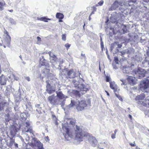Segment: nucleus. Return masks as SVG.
I'll return each instance as SVG.
<instances>
[{
  "label": "nucleus",
  "instance_id": "obj_31",
  "mask_svg": "<svg viewBox=\"0 0 149 149\" xmlns=\"http://www.w3.org/2000/svg\"><path fill=\"white\" fill-rule=\"evenodd\" d=\"M114 61L116 63L118 64V61H119L118 57H117V56L114 57Z\"/></svg>",
  "mask_w": 149,
  "mask_h": 149
},
{
  "label": "nucleus",
  "instance_id": "obj_17",
  "mask_svg": "<svg viewBox=\"0 0 149 149\" xmlns=\"http://www.w3.org/2000/svg\"><path fill=\"white\" fill-rule=\"evenodd\" d=\"M3 33H4V36H5L6 40L9 42H10L11 40V37L9 35L8 32L5 28H4Z\"/></svg>",
  "mask_w": 149,
  "mask_h": 149
},
{
  "label": "nucleus",
  "instance_id": "obj_55",
  "mask_svg": "<svg viewBox=\"0 0 149 149\" xmlns=\"http://www.w3.org/2000/svg\"><path fill=\"white\" fill-rule=\"evenodd\" d=\"M102 100H103V101H104V102H105V100H104L103 99V98L102 97Z\"/></svg>",
  "mask_w": 149,
  "mask_h": 149
},
{
  "label": "nucleus",
  "instance_id": "obj_18",
  "mask_svg": "<svg viewBox=\"0 0 149 149\" xmlns=\"http://www.w3.org/2000/svg\"><path fill=\"white\" fill-rule=\"evenodd\" d=\"M6 80L5 77L3 74L0 77V84L4 85L6 84Z\"/></svg>",
  "mask_w": 149,
  "mask_h": 149
},
{
  "label": "nucleus",
  "instance_id": "obj_63",
  "mask_svg": "<svg viewBox=\"0 0 149 149\" xmlns=\"http://www.w3.org/2000/svg\"><path fill=\"white\" fill-rule=\"evenodd\" d=\"M147 54L149 55V54H148V52H147Z\"/></svg>",
  "mask_w": 149,
  "mask_h": 149
},
{
  "label": "nucleus",
  "instance_id": "obj_28",
  "mask_svg": "<svg viewBox=\"0 0 149 149\" xmlns=\"http://www.w3.org/2000/svg\"><path fill=\"white\" fill-rule=\"evenodd\" d=\"M116 46H117V48H121L122 47V44H119V42H116Z\"/></svg>",
  "mask_w": 149,
  "mask_h": 149
},
{
  "label": "nucleus",
  "instance_id": "obj_44",
  "mask_svg": "<svg viewBox=\"0 0 149 149\" xmlns=\"http://www.w3.org/2000/svg\"><path fill=\"white\" fill-rule=\"evenodd\" d=\"M26 79L28 81H30V78L29 77H27L26 78Z\"/></svg>",
  "mask_w": 149,
  "mask_h": 149
},
{
  "label": "nucleus",
  "instance_id": "obj_54",
  "mask_svg": "<svg viewBox=\"0 0 149 149\" xmlns=\"http://www.w3.org/2000/svg\"><path fill=\"white\" fill-rule=\"evenodd\" d=\"M136 149H140L138 147V146H136Z\"/></svg>",
  "mask_w": 149,
  "mask_h": 149
},
{
  "label": "nucleus",
  "instance_id": "obj_48",
  "mask_svg": "<svg viewBox=\"0 0 149 149\" xmlns=\"http://www.w3.org/2000/svg\"><path fill=\"white\" fill-rule=\"evenodd\" d=\"M94 12L95 11H92L90 15V16H91L92 15L94 14Z\"/></svg>",
  "mask_w": 149,
  "mask_h": 149
},
{
  "label": "nucleus",
  "instance_id": "obj_40",
  "mask_svg": "<svg viewBox=\"0 0 149 149\" xmlns=\"http://www.w3.org/2000/svg\"><path fill=\"white\" fill-rule=\"evenodd\" d=\"M116 134H112L111 135V137L112 139H114L116 138Z\"/></svg>",
  "mask_w": 149,
  "mask_h": 149
},
{
  "label": "nucleus",
  "instance_id": "obj_62",
  "mask_svg": "<svg viewBox=\"0 0 149 149\" xmlns=\"http://www.w3.org/2000/svg\"><path fill=\"white\" fill-rule=\"evenodd\" d=\"M58 93H61V92H59Z\"/></svg>",
  "mask_w": 149,
  "mask_h": 149
},
{
  "label": "nucleus",
  "instance_id": "obj_8",
  "mask_svg": "<svg viewBox=\"0 0 149 149\" xmlns=\"http://www.w3.org/2000/svg\"><path fill=\"white\" fill-rule=\"evenodd\" d=\"M145 72L143 69L140 68H139L137 69L135 71V73L139 76V78L141 79L145 76Z\"/></svg>",
  "mask_w": 149,
  "mask_h": 149
},
{
  "label": "nucleus",
  "instance_id": "obj_49",
  "mask_svg": "<svg viewBox=\"0 0 149 149\" xmlns=\"http://www.w3.org/2000/svg\"><path fill=\"white\" fill-rule=\"evenodd\" d=\"M129 118L130 119H132V116L130 115V114H129Z\"/></svg>",
  "mask_w": 149,
  "mask_h": 149
},
{
  "label": "nucleus",
  "instance_id": "obj_25",
  "mask_svg": "<svg viewBox=\"0 0 149 149\" xmlns=\"http://www.w3.org/2000/svg\"><path fill=\"white\" fill-rule=\"evenodd\" d=\"M35 106L38 109H36V111H38V113H40V109L41 108V107H40V105L39 104H37L35 105Z\"/></svg>",
  "mask_w": 149,
  "mask_h": 149
},
{
  "label": "nucleus",
  "instance_id": "obj_6",
  "mask_svg": "<svg viewBox=\"0 0 149 149\" xmlns=\"http://www.w3.org/2000/svg\"><path fill=\"white\" fill-rule=\"evenodd\" d=\"M74 85L77 88V89L80 91H86L88 89L85 87L82 84H79V82L75 80H74L72 81Z\"/></svg>",
  "mask_w": 149,
  "mask_h": 149
},
{
  "label": "nucleus",
  "instance_id": "obj_36",
  "mask_svg": "<svg viewBox=\"0 0 149 149\" xmlns=\"http://www.w3.org/2000/svg\"><path fill=\"white\" fill-rule=\"evenodd\" d=\"M62 39L64 41H65L66 40V36L65 34H63L62 35Z\"/></svg>",
  "mask_w": 149,
  "mask_h": 149
},
{
  "label": "nucleus",
  "instance_id": "obj_43",
  "mask_svg": "<svg viewBox=\"0 0 149 149\" xmlns=\"http://www.w3.org/2000/svg\"><path fill=\"white\" fill-rule=\"evenodd\" d=\"M130 144L132 146H135V142H134L133 143H130Z\"/></svg>",
  "mask_w": 149,
  "mask_h": 149
},
{
  "label": "nucleus",
  "instance_id": "obj_1",
  "mask_svg": "<svg viewBox=\"0 0 149 149\" xmlns=\"http://www.w3.org/2000/svg\"><path fill=\"white\" fill-rule=\"evenodd\" d=\"M71 96L75 99H71L70 104L67 107L70 108L75 106L76 109L78 111H81L86 107H90L91 106L90 99L86 100H79L81 98V94H70Z\"/></svg>",
  "mask_w": 149,
  "mask_h": 149
},
{
  "label": "nucleus",
  "instance_id": "obj_41",
  "mask_svg": "<svg viewBox=\"0 0 149 149\" xmlns=\"http://www.w3.org/2000/svg\"><path fill=\"white\" fill-rule=\"evenodd\" d=\"M101 46L102 47V48L104 47V45H103V43L102 41V39L101 38Z\"/></svg>",
  "mask_w": 149,
  "mask_h": 149
},
{
  "label": "nucleus",
  "instance_id": "obj_2",
  "mask_svg": "<svg viewBox=\"0 0 149 149\" xmlns=\"http://www.w3.org/2000/svg\"><path fill=\"white\" fill-rule=\"evenodd\" d=\"M75 139L79 141H82L83 139L86 141H88L93 146H95L97 143V141L95 138L89 134H84L82 129L79 126L76 125L75 130Z\"/></svg>",
  "mask_w": 149,
  "mask_h": 149
},
{
  "label": "nucleus",
  "instance_id": "obj_56",
  "mask_svg": "<svg viewBox=\"0 0 149 149\" xmlns=\"http://www.w3.org/2000/svg\"><path fill=\"white\" fill-rule=\"evenodd\" d=\"M102 100H103V101H104V102H105V100H104L103 99V98L102 97Z\"/></svg>",
  "mask_w": 149,
  "mask_h": 149
},
{
  "label": "nucleus",
  "instance_id": "obj_16",
  "mask_svg": "<svg viewBox=\"0 0 149 149\" xmlns=\"http://www.w3.org/2000/svg\"><path fill=\"white\" fill-rule=\"evenodd\" d=\"M8 104L7 103L6 100H3L1 102H0V111L3 110L4 108L7 106Z\"/></svg>",
  "mask_w": 149,
  "mask_h": 149
},
{
  "label": "nucleus",
  "instance_id": "obj_50",
  "mask_svg": "<svg viewBox=\"0 0 149 149\" xmlns=\"http://www.w3.org/2000/svg\"><path fill=\"white\" fill-rule=\"evenodd\" d=\"M117 130H115L114 131V134H116V133L117 132Z\"/></svg>",
  "mask_w": 149,
  "mask_h": 149
},
{
  "label": "nucleus",
  "instance_id": "obj_38",
  "mask_svg": "<svg viewBox=\"0 0 149 149\" xmlns=\"http://www.w3.org/2000/svg\"><path fill=\"white\" fill-rule=\"evenodd\" d=\"M5 4V3L4 1L2 2H0V7L3 6Z\"/></svg>",
  "mask_w": 149,
  "mask_h": 149
},
{
  "label": "nucleus",
  "instance_id": "obj_19",
  "mask_svg": "<svg viewBox=\"0 0 149 149\" xmlns=\"http://www.w3.org/2000/svg\"><path fill=\"white\" fill-rule=\"evenodd\" d=\"M73 73H74L73 69L70 70L67 72L68 77L70 79H72L74 77V76H72L71 75Z\"/></svg>",
  "mask_w": 149,
  "mask_h": 149
},
{
  "label": "nucleus",
  "instance_id": "obj_15",
  "mask_svg": "<svg viewBox=\"0 0 149 149\" xmlns=\"http://www.w3.org/2000/svg\"><path fill=\"white\" fill-rule=\"evenodd\" d=\"M50 58H51V60L52 61V62H54L56 61L58 58L54 54H52V52L51 51L49 52H48Z\"/></svg>",
  "mask_w": 149,
  "mask_h": 149
},
{
  "label": "nucleus",
  "instance_id": "obj_32",
  "mask_svg": "<svg viewBox=\"0 0 149 149\" xmlns=\"http://www.w3.org/2000/svg\"><path fill=\"white\" fill-rule=\"evenodd\" d=\"M116 42H115L114 43H112L111 45V48L112 50L113 49L116 47Z\"/></svg>",
  "mask_w": 149,
  "mask_h": 149
},
{
  "label": "nucleus",
  "instance_id": "obj_3",
  "mask_svg": "<svg viewBox=\"0 0 149 149\" xmlns=\"http://www.w3.org/2000/svg\"><path fill=\"white\" fill-rule=\"evenodd\" d=\"M56 95H53L49 96L48 100L50 103L53 105H58L61 104L60 100H65L67 97L63 94H56Z\"/></svg>",
  "mask_w": 149,
  "mask_h": 149
},
{
  "label": "nucleus",
  "instance_id": "obj_26",
  "mask_svg": "<svg viewBox=\"0 0 149 149\" xmlns=\"http://www.w3.org/2000/svg\"><path fill=\"white\" fill-rule=\"evenodd\" d=\"M70 121L69 122L70 124V125H72V126H73L74 125L75 123L76 122L75 120L74 119H72L71 120H70Z\"/></svg>",
  "mask_w": 149,
  "mask_h": 149
},
{
  "label": "nucleus",
  "instance_id": "obj_7",
  "mask_svg": "<svg viewBox=\"0 0 149 149\" xmlns=\"http://www.w3.org/2000/svg\"><path fill=\"white\" fill-rule=\"evenodd\" d=\"M149 87V80L146 79L142 81L140 84V88L145 90Z\"/></svg>",
  "mask_w": 149,
  "mask_h": 149
},
{
  "label": "nucleus",
  "instance_id": "obj_59",
  "mask_svg": "<svg viewBox=\"0 0 149 149\" xmlns=\"http://www.w3.org/2000/svg\"><path fill=\"white\" fill-rule=\"evenodd\" d=\"M76 93H79V92L78 91H76Z\"/></svg>",
  "mask_w": 149,
  "mask_h": 149
},
{
  "label": "nucleus",
  "instance_id": "obj_24",
  "mask_svg": "<svg viewBox=\"0 0 149 149\" xmlns=\"http://www.w3.org/2000/svg\"><path fill=\"white\" fill-rule=\"evenodd\" d=\"M64 100H60V101H61V104H59L61 105V107L62 109H63L64 111H65V109L63 107L65 103L64 102Z\"/></svg>",
  "mask_w": 149,
  "mask_h": 149
},
{
  "label": "nucleus",
  "instance_id": "obj_52",
  "mask_svg": "<svg viewBox=\"0 0 149 149\" xmlns=\"http://www.w3.org/2000/svg\"><path fill=\"white\" fill-rule=\"evenodd\" d=\"M8 10L9 11V12H13V10Z\"/></svg>",
  "mask_w": 149,
  "mask_h": 149
},
{
  "label": "nucleus",
  "instance_id": "obj_23",
  "mask_svg": "<svg viewBox=\"0 0 149 149\" xmlns=\"http://www.w3.org/2000/svg\"><path fill=\"white\" fill-rule=\"evenodd\" d=\"M14 143L15 140L13 139H11L9 142V146L10 147H11Z\"/></svg>",
  "mask_w": 149,
  "mask_h": 149
},
{
  "label": "nucleus",
  "instance_id": "obj_5",
  "mask_svg": "<svg viewBox=\"0 0 149 149\" xmlns=\"http://www.w3.org/2000/svg\"><path fill=\"white\" fill-rule=\"evenodd\" d=\"M136 100H138V103L139 104L145 106H147V100L145 98V95L144 94H141L137 96L135 98Z\"/></svg>",
  "mask_w": 149,
  "mask_h": 149
},
{
  "label": "nucleus",
  "instance_id": "obj_46",
  "mask_svg": "<svg viewBox=\"0 0 149 149\" xmlns=\"http://www.w3.org/2000/svg\"><path fill=\"white\" fill-rule=\"evenodd\" d=\"M116 4H118V3L117 2H115L112 5V6L113 7L114 6V5H115Z\"/></svg>",
  "mask_w": 149,
  "mask_h": 149
},
{
  "label": "nucleus",
  "instance_id": "obj_64",
  "mask_svg": "<svg viewBox=\"0 0 149 149\" xmlns=\"http://www.w3.org/2000/svg\"><path fill=\"white\" fill-rule=\"evenodd\" d=\"M106 92L107 93H108V92H107L106 91Z\"/></svg>",
  "mask_w": 149,
  "mask_h": 149
},
{
  "label": "nucleus",
  "instance_id": "obj_10",
  "mask_svg": "<svg viewBox=\"0 0 149 149\" xmlns=\"http://www.w3.org/2000/svg\"><path fill=\"white\" fill-rule=\"evenodd\" d=\"M47 85L46 86V91L48 93H52L55 91V89L49 84V81L47 80L46 81Z\"/></svg>",
  "mask_w": 149,
  "mask_h": 149
},
{
  "label": "nucleus",
  "instance_id": "obj_12",
  "mask_svg": "<svg viewBox=\"0 0 149 149\" xmlns=\"http://www.w3.org/2000/svg\"><path fill=\"white\" fill-rule=\"evenodd\" d=\"M26 125V127L24 128V131L26 132H29L30 134H33V131L32 128L30 126V124L29 122H26L25 123Z\"/></svg>",
  "mask_w": 149,
  "mask_h": 149
},
{
  "label": "nucleus",
  "instance_id": "obj_33",
  "mask_svg": "<svg viewBox=\"0 0 149 149\" xmlns=\"http://www.w3.org/2000/svg\"><path fill=\"white\" fill-rule=\"evenodd\" d=\"M106 81L107 82H109L110 81L111 78L110 77L108 76H106Z\"/></svg>",
  "mask_w": 149,
  "mask_h": 149
},
{
  "label": "nucleus",
  "instance_id": "obj_47",
  "mask_svg": "<svg viewBox=\"0 0 149 149\" xmlns=\"http://www.w3.org/2000/svg\"><path fill=\"white\" fill-rule=\"evenodd\" d=\"M121 81L122 82H123V84L124 85H125L126 84H125V82H124V80H121Z\"/></svg>",
  "mask_w": 149,
  "mask_h": 149
},
{
  "label": "nucleus",
  "instance_id": "obj_53",
  "mask_svg": "<svg viewBox=\"0 0 149 149\" xmlns=\"http://www.w3.org/2000/svg\"><path fill=\"white\" fill-rule=\"evenodd\" d=\"M91 16H90V15L89 16V20H91Z\"/></svg>",
  "mask_w": 149,
  "mask_h": 149
},
{
  "label": "nucleus",
  "instance_id": "obj_39",
  "mask_svg": "<svg viewBox=\"0 0 149 149\" xmlns=\"http://www.w3.org/2000/svg\"><path fill=\"white\" fill-rule=\"evenodd\" d=\"M45 140L46 142H49V137L48 136H46L45 137Z\"/></svg>",
  "mask_w": 149,
  "mask_h": 149
},
{
  "label": "nucleus",
  "instance_id": "obj_60",
  "mask_svg": "<svg viewBox=\"0 0 149 149\" xmlns=\"http://www.w3.org/2000/svg\"><path fill=\"white\" fill-rule=\"evenodd\" d=\"M85 26V23H84V25H83V28H84V27Z\"/></svg>",
  "mask_w": 149,
  "mask_h": 149
},
{
  "label": "nucleus",
  "instance_id": "obj_37",
  "mask_svg": "<svg viewBox=\"0 0 149 149\" xmlns=\"http://www.w3.org/2000/svg\"><path fill=\"white\" fill-rule=\"evenodd\" d=\"M148 59H149V58H148L147 57H146L144 61L145 62H147L148 63V65L149 66V59L148 60Z\"/></svg>",
  "mask_w": 149,
  "mask_h": 149
},
{
  "label": "nucleus",
  "instance_id": "obj_14",
  "mask_svg": "<svg viewBox=\"0 0 149 149\" xmlns=\"http://www.w3.org/2000/svg\"><path fill=\"white\" fill-rule=\"evenodd\" d=\"M18 129L15 126H12L10 128V133L12 137H14L15 135L16 132H17Z\"/></svg>",
  "mask_w": 149,
  "mask_h": 149
},
{
  "label": "nucleus",
  "instance_id": "obj_20",
  "mask_svg": "<svg viewBox=\"0 0 149 149\" xmlns=\"http://www.w3.org/2000/svg\"><path fill=\"white\" fill-rule=\"evenodd\" d=\"M37 19L38 20L43 21L45 22H48V20H51L50 19L47 18L45 17H43L40 18L38 17Z\"/></svg>",
  "mask_w": 149,
  "mask_h": 149
},
{
  "label": "nucleus",
  "instance_id": "obj_29",
  "mask_svg": "<svg viewBox=\"0 0 149 149\" xmlns=\"http://www.w3.org/2000/svg\"><path fill=\"white\" fill-rule=\"evenodd\" d=\"M116 96L118 98V99L121 101H123V99L122 97L119 94H115Z\"/></svg>",
  "mask_w": 149,
  "mask_h": 149
},
{
  "label": "nucleus",
  "instance_id": "obj_35",
  "mask_svg": "<svg viewBox=\"0 0 149 149\" xmlns=\"http://www.w3.org/2000/svg\"><path fill=\"white\" fill-rule=\"evenodd\" d=\"M70 45H71L69 44L68 43H67L65 45V46L67 50L68 49Z\"/></svg>",
  "mask_w": 149,
  "mask_h": 149
},
{
  "label": "nucleus",
  "instance_id": "obj_13",
  "mask_svg": "<svg viewBox=\"0 0 149 149\" xmlns=\"http://www.w3.org/2000/svg\"><path fill=\"white\" fill-rule=\"evenodd\" d=\"M110 88L113 90L114 93L118 91V87L114 81H110L109 82Z\"/></svg>",
  "mask_w": 149,
  "mask_h": 149
},
{
  "label": "nucleus",
  "instance_id": "obj_22",
  "mask_svg": "<svg viewBox=\"0 0 149 149\" xmlns=\"http://www.w3.org/2000/svg\"><path fill=\"white\" fill-rule=\"evenodd\" d=\"M64 15L63 14L60 13H57L56 15V17L59 19H62L64 18Z\"/></svg>",
  "mask_w": 149,
  "mask_h": 149
},
{
  "label": "nucleus",
  "instance_id": "obj_11",
  "mask_svg": "<svg viewBox=\"0 0 149 149\" xmlns=\"http://www.w3.org/2000/svg\"><path fill=\"white\" fill-rule=\"evenodd\" d=\"M127 80L131 85H134L136 83L137 79L134 77L129 76L127 78Z\"/></svg>",
  "mask_w": 149,
  "mask_h": 149
},
{
  "label": "nucleus",
  "instance_id": "obj_61",
  "mask_svg": "<svg viewBox=\"0 0 149 149\" xmlns=\"http://www.w3.org/2000/svg\"><path fill=\"white\" fill-rule=\"evenodd\" d=\"M109 94H107V95L108 96H109Z\"/></svg>",
  "mask_w": 149,
  "mask_h": 149
},
{
  "label": "nucleus",
  "instance_id": "obj_34",
  "mask_svg": "<svg viewBox=\"0 0 149 149\" xmlns=\"http://www.w3.org/2000/svg\"><path fill=\"white\" fill-rule=\"evenodd\" d=\"M37 40H38L37 43L38 44H40V42L41 41V38L40 37H39V36H38L37 37Z\"/></svg>",
  "mask_w": 149,
  "mask_h": 149
},
{
  "label": "nucleus",
  "instance_id": "obj_4",
  "mask_svg": "<svg viewBox=\"0 0 149 149\" xmlns=\"http://www.w3.org/2000/svg\"><path fill=\"white\" fill-rule=\"evenodd\" d=\"M26 138L25 139L29 141V143H31V145L33 147H35L37 149H44L43 147V145L36 138L32 137V139L30 140V138L28 134H26Z\"/></svg>",
  "mask_w": 149,
  "mask_h": 149
},
{
  "label": "nucleus",
  "instance_id": "obj_45",
  "mask_svg": "<svg viewBox=\"0 0 149 149\" xmlns=\"http://www.w3.org/2000/svg\"><path fill=\"white\" fill-rule=\"evenodd\" d=\"M14 146L16 148H17L18 147V145L17 143H14Z\"/></svg>",
  "mask_w": 149,
  "mask_h": 149
},
{
  "label": "nucleus",
  "instance_id": "obj_42",
  "mask_svg": "<svg viewBox=\"0 0 149 149\" xmlns=\"http://www.w3.org/2000/svg\"><path fill=\"white\" fill-rule=\"evenodd\" d=\"M93 9V11H96V10H97V8H96L95 6H93L92 7Z\"/></svg>",
  "mask_w": 149,
  "mask_h": 149
},
{
  "label": "nucleus",
  "instance_id": "obj_58",
  "mask_svg": "<svg viewBox=\"0 0 149 149\" xmlns=\"http://www.w3.org/2000/svg\"><path fill=\"white\" fill-rule=\"evenodd\" d=\"M9 116V115L8 114L7 115V117H8V116Z\"/></svg>",
  "mask_w": 149,
  "mask_h": 149
},
{
  "label": "nucleus",
  "instance_id": "obj_51",
  "mask_svg": "<svg viewBox=\"0 0 149 149\" xmlns=\"http://www.w3.org/2000/svg\"><path fill=\"white\" fill-rule=\"evenodd\" d=\"M3 6H0V10L1 11L3 10V8H2Z\"/></svg>",
  "mask_w": 149,
  "mask_h": 149
},
{
  "label": "nucleus",
  "instance_id": "obj_27",
  "mask_svg": "<svg viewBox=\"0 0 149 149\" xmlns=\"http://www.w3.org/2000/svg\"><path fill=\"white\" fill-rule=\"evenodd\" d=\"M104 3V1L102 0H101L98 3V4L95 5L96 6H102V5Z\"/></svg>",
  "mask_w": 149,
  "mask_h": 149
},
{
  "label": "nucleus",
  "instance_id": "obj_30",
  "mask_svg": "<svg viewBox=\"0 0 149 149\" xmlns=\"http://www.w3.org/2000/svg\"><path fill=\"white\" fill-rule=\"evenodd\" d=\"M45 65V62L40 61V64L39 65V67H41L42 66Z\"/></svg>",
  "mask_w": 149,
  "mask_h": 149
},
{
  "label": "nucleus",
  "instance_id": "obj_21",
  "mask_svg": "<svg viewBox=\"0 0 149 149\" xmlns=\"http://www.w3.org/2000/svg\"><path fill=\"white\" fill-rule=\"evenodd\" d=\"M20 117H21V120H25L27 118L26 113L24 112L20 114Z\"/></svg>",
  "mask_w": 149,
  "mask_h": 149
},
{
  "label": "nucleus",
  "instance_id": "obj_57",
  "mask_svg": "<svg viewBox=\"0 0 149 149\" xmlns=\"http://www.w3.org/2000/svg\"><path fill=\"white\" fill-rule=\"evenodd\" d=\"M63 21L62 20V19H59V22H62Z\"/></svg>",
  "mask_w": 149,
  "mask_h": 149
},
{
  "label": "nucleus",
  "instance_id": "obj_9",
  "mask_svg": "<svg viewBox=\"0 0 149 149\" xmlns=\"http://www.w3.org/2000/svg\"><path fill=\"white\" fill-rule=\"evenodd\" d=\"M68 123H65L62 125V129L66 133V135L65 137L67 135L70 137H71V136L70 132V129Z\"/></svg>",
  "mask_w": 149,
  "mask_h": 149
}]
</instances>
